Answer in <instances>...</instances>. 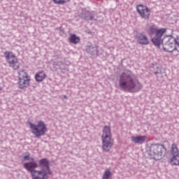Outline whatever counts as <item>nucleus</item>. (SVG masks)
Listing matches in <instances>:
<instances>
[{
	"label": "nucleus",
	"mask_w": 179,
	"mask_h": 179,
	"mask_svg": "<svg viewBox=\"0 0 179 179\" xmlns=\"http://www.w3.org/2000/svg\"><path fill=\"white\" fill-rule=\"evenodd\" d=\"M39 166L41 170H36L38 165L37 162L32 161L23 164V167L27 171L31 173L32 179H48L50 176L52 174V171L50 169V162L46 158H43L39 160Z\"/></svg>",
	"instance_id": "obj_1"
},
{
	"label": "nucleus",
	"mask_w": 179,
	"mask_h": 179,
	"mask_svg": "<svg viewBox=\"0 0 179 179\" xmlns=\"http://www.w3.org/2000/svg\"><path fill=\"white\" fill-rule=\"evenodd\" d=\"M119 87L123 92L137 93L142 90L143 85L136 80V76L129 70H126L119 77Z\"/></svg>",
	"instance_id": "obj_2"
},
{
	"label": "nucleus",
	"mask_w": 179,
	"mask_h": 179,
	"mask_svg": "<svg viewBox=\"0 0 179 179\" xmlns=\"http://www.w3.org/2000/svg\"><path fill=\"white\" fill-rule=\"evenodd\" d=\"M166 147L162 144H151L148 152L150 159L154 160H162L166 155Z\"/></svg>",
	"instance_id": "obj_3"
},
{
	"label": "nucleus",
	"mask_w": 179,
	"mask_h": 179,
	"mask_svg": "<svg viewBox=\"0 0 179 179\" xmlns=\"http://www.w3.org/2000/svg\"><path fill=\"white\" fill-rule=\"evenodd\" d=\"M102 149L104 152H110L114 143L111 139V129L110 127L105 126L102 130Z\"/></svg>",
	"instance_id": "obj_4"
},
{
	"label": "nucleus",
	"mask_w": 179,
	"mask_h": 179,
	"mask_svg": "<svg viewBox=\"0 0 179 179\" xmlns=\"http://www.w3.org/2000/svg\"><path fill=\"white\" fill-rule=\"evenodd\" d=\"M30 129L32 131V134L35 135L36 138H40V136H44L45 132H47V125L43 121H38L37 125L29 122Z\"/></svg>",
	"instance_id": "obj_5"
},
{
	"label": "nucleus",
	"mask_w": 179,
	"mask_h": 179,
	"mask_svg": "<svg viewBox=\"0 0 179 179\" xmlns=\"http://www.w3.org/2000/svg\"><path fill=\"white\" fill-rule=\"evenodd\" d=\"M163 50L165 52H175L177 51L176 44L174 43V37L173 36H165L162 38Z\"/></svg>",
	"instance_id": "obj_6"
},
{
	"label": "nucleus",
	"mask_w": 179,
	"mask_h": 179,
	"mask_svg": "<svg viewBox=\"0 0 179 179\" xmlns=\"http://www.w3.org/2000/svg\"><path fill=\"white\" fill-rule=\"evenodd\" d=\"M4 57L10 68H13L15 71L19 69V61L13 52L6 51L4 52Z\"/></svg>",
	"instance_id": "obj_7"
},
{
	"label": "nucleus",
	"mask_w": 179,
	"mask_h": 179,
	"mask_svg": "<svg viewBox=\"0 0 179 179\" xmlns=\"http://www.w3.org/2000/svg\"><path fill=\"white\" fill-rule=\"evenodd\" d=\"M19 75V81L18 85L20 89H26V87H29V85H30V77L24 70L20 71L18 72Z\"/></svg>",
	"instance_id": "obj_8"
},
{
	"label": "nucleus",
	"mask_w": 179,
	"mask_h": 179,
	"mask_svg": "<svg viewBox=\"0 0 179 179\" xmlns=\"http://www.w3.org/2000/svg\"><path fill=\"white\" fill-rule=\"evenodd\" d=\"M166 31V28H161L157 31L155 37L151 40L154 45L156 47H159L160 44H163V39H162V37H163V34H164Z\"/></svg>",
	"instance_id": "obj_9"
},
{
	"label": "nucleus",
	"mask_w": 179,
	"mask_h": 179,
	"mask_svg": "<svg viewBox=\"0 0 179 179\" xmlns=\"http://www.w3.org/2000/svg\"><path fill=\"white\" fill-rule=\"evenodd\" d=\"M136 10L142 19L148 20L150 17V9L146 6L139 4L136 6Z\"/></svg>",
	"instance_id": "obj_10"
},
{
	"label": "nucleus",
	"mask_w": 179,
	"mask_h": 179,
	"mask_svg": "<svg viewBox=\"0 0 179 179\" xmlns=\"http://www.w3.org/2000/svg\"><path fill=\"white\" fill-rule=\"evenodd\" d=\"M135 39L141 45H148L149 44V38L143 33H137Z\"/></svg>",
	"instance_id": "obj_11"
},
{
	"label": "nucleus",
	"mask_w": 179,
	"mask_h": 179,
	"mask_svg": "<svg viewBox=\"0 0 179 179\" xmlns=\"http://www.w3.org/2000/svg\"><path fill=\"white\" fill-rule=\"evenodd\" d=\"M148 137L146 136H131V141L134 143H136L137 145H143V143H145L146 142V139Z\"/></svg>",
	"instance_id": "obj_12"
},
{
	"label": "nucleus",
	"mask_w": 179,
	"mask_h": 179,
	"mask_svg": "<svg viewBox=\"0 0 179 179\" xmlns=\"http://www.w3.org/2000/svg\"><path fill=\"white\" fill-rule=\"evenodd\" d=\"M83 17L85 20H96V13L90 11H84L83 13Z\"/></svg>",
	"instance_id": "obj_13"
},
{
	"label": "nucleus",
	"mask_w": 179,
	"mask_h": 179,
	"mask_svg": "<svg viewBox=\"0 0 179 179\" xmlns=\"http://www.w3.org/2000/svg\"><path fill=\"white\" fill-rule=\"evenodd\" d=\"M86 51L90 55H99V49L97 48V46H87Z\"/></svg>",
	"instance_id": "obj_14"
},
{
	"label": "nucleus",
	"mask_w": 179,
	"mask_h": 179,
	"mask_svg": "<svg viewBox=\"0 0 179 179\" xmlns=\"http://www.w3.org/2000/svg\"><path fill=\"white\" fill-rule=\"evenodd\" d=\"M159 29H157V27L155 24H150L147 26V31L150 36H153V34H156Z\"/></svg>",
	"instance_id": "obj_15"
},
{
	"label": "nucleus",
	"mask_w": 179,
	"mask_h": 179,
	"mask_svg": "<svg viewBox=\"0 0 179 179\" xmlns=\"http://www.w3.org/2000/svg\"><path fill=\"white\" fill-rule=\"evenodd\" d=\"M35 79L36 82H43V79H45V73L41 71L35 75Z\"/></svg>",
	"instance_id": "obj_16"
},
{
	"label": "nucleus",
	"mask_w": 179,
	"mask_h": 179,
	"mask_svg": "<svg viewBox=\"0 0 179 179\" xmlns=\"http://www.w3.org/2000/svg\"><path fill=\"white\" fill-rule=\"evenodd\" d=\"M70 43H71V44H78L79 43V41H80V38H79V36H76V34H71L70 38Z\"/></svg>",
	"instance_id": "obj_17"
},
{
	"label": "nucleus",
	"mask_w": 179,
	"mask_h": 179,
	"mask_svg": "<svg viewBox=\"0 0 179 179\" xmlns=\"http://www.w3.org/2000/svg\"><path fill=\"white\" fill-rule=\"evenodd\" d=\"M171 154L172 155V156L179 155V150L178 148H177V145L172 144Z\"/></svg>",
	"instance_id": "obj_18"
},
{
	"label": "nucleus",
	"mask_w": 179,
	"mask_h": 179,
	"mask_svg": "<svg viewBox=\"0 0 179 179\" xmlns=\"http://www.w3.org/2000/svg\"><path fill=\"white\" fill-rule=\"evenodd\" d=\"M171 163L173 166L179 165V155H173V157L171 159Z\"/></svg>",
	"instance_id": "obj_19"
},
{
	"label": "nucleus",
	"mask_w": 179,
	"mask_h": 179,
	"mask_svg": "<svg viewBox=\"0 0 179 179\" xmlns=\"http://www.w3.org/2000/svg\"><path fill=\"white\" fill-rule=\"evenodd\" d=\"M111 176V171L110 169H106L102 176V179H108Z\"/></svg>",
	"instance_id": "obj_20"
},
{
	"label": "nucleus",
	"mask_w": 179,
	"mask_h": 179,
	"mask_svg": "<svg viewBox=\"0 0 179 179\" xmlns=\"http://www.w3.org/2000/svg\"><path fill=\"white\" fill-rule=\"evenodd\" d=\"M57 5H64V3H68L71 0H52Z\"/></svg>",
	"instance_id": "obj_21"
},
{
	"label": "nucleus",
	"mask_w": 179,
	"mask_h": 179,
	"mask_svg": "<svg viewBox=\"0 0 179 179\" xmlns=\"http://www.w3.org/2000/svg\"><path fill=\"white\" fill-rule=\"evenodd\" d=\"M23 160L24 162H27L30 160V153H29V152L23 154Z\"/></svg>",
	"instance_id": "obj_22"
},
{
	"label": "nucleus",
	"mask_w": 179,
	"mask_h": 179,
	"mask_svg": "<svg viewBox=\"0 0 179 179\" xmlns=\"http://www.w3.org/2000/svg\"><path fill=\"white\" fill-rule=\"evenodd\" d=\"M179 43V37H177L176 38H174V44H176V45Z\"/></svg>",
	"instance_id": "obj_23"
},
{
	"label": "nucleus",
	"mask_w": 179,
	"mask_h": 179,
	"mask_svg": "<svg viewBox=\"0 0 179 179\" xmlns=\"http://www.w3.org/2000/svg\"><path fill=\"white\" fill-rule=\"evenodd\" d=\"M155 75H159V73H161L160 71H155L154 72Z\"/></svg>",
	"instance_id": "obj_24"
},
{
	"label": "nucleus",
	"mask_w": 179,
	"mask_h": 179,
	"mask_svg": "<svg viewBox=\"0 0 179 179\" xmlns=\"http://www.w3.org/2000/svg\"><path fill=\"white\" fill-rule=\"evenodd\" d=\"M64 99H67L66 95H64Z\"/></svg>",
	"instance_id": "obj_25"
},
{
	"label": "nucleus",
	"mask_w": 179,
	"mask_h": 179,
	"mask_svg": "<svg viewBox=\"0 0 179 179\" xmlns=\"http://www.w3.org/2000/svg\"><path fill=\"white\" fill-rule=\"evenodd\" d=\"M176 45H177V46L178 47V48H179V43H178Z\"/></svg>",
	"instance_id": "obj_26"
},
{
	"label": "nucleus",
	"mask_w": 179,
	"mask_h": 179,
	"mask_svg": "<svg viewBox=\"0 0 179 179\" xmlns=\"http://www.w3.org/2000/svg\"><path fill=\"white\" fill-rule=\"evenodd\" d=\"M0 90H1V88H0Z\"/></svg>",
	"instance_id": "obj_27"
}]
</instances>
